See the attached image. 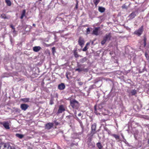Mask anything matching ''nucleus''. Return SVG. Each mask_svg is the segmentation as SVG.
<instances>
[{
    "label": "nucleus",
    "mask_w": 149,
    "mask_h": 149,
    "mask_svg": "<svg viewBox=\"0 0 149 149\" xmlns=\"http://www.w3.org/2000/svg\"><path fill=\"white\" fill-rule=\"evenodd\" d=\"M68 144L69 145V146H73L74 145V143H71L70 142H69V143H68Z\"/></svg>",
    "instance_id": "34"
},
{
    "label": "nucleus",
    "mask_w": 149,
    "mask_h": 149,
    "mask_svg": "<svg viewBox=\"0 0 149 149\" xmlns=\"http://www.w3.org/2000/svg\"><path fill=\"white\" fill-rule=\"evenodd\" d=\"M130 93L132 95H134L136 93V91L135 89L131 91Z\"/></svg>",
    "instance_id": "21"
},
{
    "label": "nucleus",
    "mask_w": 149,
    "mask_h": 149,
    "mask_svg": "<svg viewBox=\"0 0 149 149\" xmlns=\"http://www.w3.org/2000/svg\"><path fill=\"white\" fill-rule=\"evenodd\" d=\"M146 38H144V39L143 40L144 47H145L146 45Z\"/></svg>",
    "instance_id": "32"
},
{
    "label": "nucleus",
    "mask_w": 149,
    "mask_h": 149,
    "mask_svg": "<svg viewBox=\"0 0 149 149\" xmlns=\"http://www.w3.org/2000/svg\"><path fill=\"white\" fill-rule=\"evenodd\" d=\"M16 136L17 137L20 139H22L24 136V135L19 134H16Z\"/></svg>",
    "instance_id": "16"
},
{
    "label": "nucleus",
    "mask_w": 149,
    "mask_h": 149,
    "mask_svg": "<svg viewBox=\"0 0 149 149\" xmlns=\"http://www.w3.org/2000/svg\"><path fill=\"white\" fill-rule=\"evenodd\" d=\"M100 0H93V2L96 6L99 2Z\"/></svg>",
    "instance_id": "25"
},
{
    "label": "nucleus",
    "mask_w": 149,
    "mask_h": 149,
    "mask_svg": "<svg viewBox=\"0 0 149 149\" xmlns=\"http://www.w3.org/2000/svg\"><path fill=\"white\" fill-rule=\"evenodd\" d=\"M77 118L78 119L79 122V123H80V125L81 126H82V123L81 121L78 118Z\"/></svg>",
    "instance_id": "37"
},
{
    "label": "nucleus",
    "mask_w": 149,
    "mask_h": 149,
    "mask_svg": "<svg viewBox=\"0 0 149 149\" xmlns=\"http://www.w3.org/2000/svg\"><path fill=\"white\" fill-rule=\"evenodd\" d=\"M97 145L99 149H101L102 147V146L100 143H97Z\"/></svg>",
    "instance_id": "24"
},
{
    "label": "nucleus",
    "mask_w": 149,
    "mask_h": 149,
    "mask_svg": "<svg viewBox=\"0 0 149 149\" xmlns=\"http://www.w3.org/2000/svg\"><path fill=\"white\" fill-rule=\"evenodd\" d=\"M54 36H55V37H56V35L55 34H54Z\"/></svg>",
    "instance_id": "52"
},
{
    "label": "nucleus",
    "mask_w": 149,
    "mask_h": 149,
    "mask_svg": "<svg viewBox=\"0 0 149 149\" xmlns=\"http://www.w3.org/2000/svg\"><path fill=\"white\" fill-rule=\"evenodd\" d=\"M53 124L51 123H49L46 124L45 128V129L48 130L50 129L53 126Z\"/></svg>",
    "instance_id": "9"
},
{
    "label": "nucleus",
    "mask_w": 149,
    "mask_h": 149,
    "mask_svg": "<svg viewBox=\"0 0 149 149\" xmlns=\"http://www.w3.org/2000/svg\"><path fill=\"white\" fill-rule=\"evenodd\" d=\"M1 17L2 18L4 19L7 18V17L6 16V15L4 14H3L1 15Z\"/></svg>",
    "instance_id": "28"
},
{
    "label": "nucleus",
    "mask_w": 149,
    "mask_h": 149,
    "mask_svg": "<svg viewBox=\"0 0 149 149\" xmlns=\"http://www.w3.org/2000/svg\"><path fill=\"white\" fill-rule=\"evenodd\" d=\"M136 16V14L135 12H132L129 16V17L131 19H132L134 18Z\"/></svg>",
    "instance_id": "13"
},
{
    "label": "nucleus",
    "mask_w": 149,
    "mask_h": 149,
    "mask_svg": "<svg viewBox=\"0 0 149 149\" xmlns=\"http://www.w3.org/2000/svg\"><path fill=\"white\" fill-rule=\"evenodd\" d=\"M84 69L83 68H78L75 69V71H78L79 72H81V71L84 70Z\"/></svg>",
    "instance_id": "23"
},
{
    "label": "nucleus",
    "mask_w": 149,
    "mask_h": 149,
    "mask_svg": "<svg viewBox=\"0 0 149 149\" xmlns=\"http://www.w3.org/2000/svg\"><path fill=\"white\" fill-rule=\"evenodd\" d=\"M148 59H149V56H148Z\"/></svg>",
    "instance_id": "55"
},
{
    "label": "nucleus",
    "mask_w": 149,
    "mask_h": 149,
    "mask_svg": "<svg viewBox=\"0 0 149 149\" xmlns=\"http://www.w3.org/2000/svg\"><path fill=\"white\" fill-rule=\"evenodd\" d=\"M79 85L80 86H81L83 84V83L82 82H79L78 83Z\"/></svg>",
    "instance_id": "38"
},
{
    "label": "nucleus",
    "mask_w": 149,
    "mask_h": 149,
    "mask_svg": "<svg viewBox=\"0 0 149 149\" xmlns=\"http://www.w3.org/2000/svg\"><path fill=\"white\" fill-rule=\"evenodd\" d=\"M74 56L75 57H76V58H77L79 57V55H78V54L77 53V52H75L74 53Z\"/></svg>",
    "instance_id": "33"
},
{
    "label": "nucleus",
    "mask_w": 149,
    "mask_h": 149,
    "mask_svg": "<svg viewBox=\"0 0 149 149\" xmlns=\"http://www.w3.org/2000/svg\"><path fill=\"white\" fill-rule=\"evenodd\" d=\"M79 67H81V65H79Z\"/></svg>",
    "instance_id": "54"
},
{
    "label": "nucleus",
    "mask_w": 149,
    "mask_h": 149,
    "mask_svg": "<svg viewBox=\"0 0 149 149\" xmlns=\"http://www.w3.org/2000/svg\"><path fill=\"white\" fill-rule=\"evenodd\" d=\"M95 112L96 113H97V111H96V109L95 106Z\"/></svg>",
    "instance_id": "43"
},
{
    "label": "nucleus",
    "mask_w": 149,
    "mask_h": 149,
    "mask_svg": "<svg viewBox=\"0 0 149 149\" xmlns=\"http://www.w3.org/2000/svg\"><path fill=\"white\" fill-rule=\"evenodd\" d=\"M29 100L30 99L29 98H22L21 99V100L24 102H29Z\"/></svg>",
    "instance_id": "14"
},
{
    "label": "nucleus",
    "mask_w": 149,
    "mask_h": 149,
    "mask_svg": "<svg viewBox=\"0 0 149 149\" xmlns=\"http://www.w3.org/2000/svg\"><path fill=\"white\" fill-rule=\"evenodd\" d=\"M143 31V26H142L139 29L135 31L134 33L135 34L137 35L138 36H139L142 33Z\"/></svg>",
    "instance_id": "4"
},
{
    "label": "nucleus",
    "mask_w": 149,
    "mask_h": 149,
    "mask_svg": "<svg viewBox=\"0 0 149 149\" xmlns=\"http://www.w3.org/2000/svg\"><path fill=\"white\" fill-rule=\"evenodd\" d=\"M81 115H82V114H81V113H79V114H78V116H81Z\"/></svg>",
    "instance_id": "45"
},
{
    "label": "nucleus",
    "mask_w": 149,
    "mask_h": 149,
    "mask_svg": "<svg viewBox=\"0 0 149 149\" xmlns=\"http://www.w3.org/2000/svg\"><path fill=\"white\" fill-rule=\"evenodd\" d=\"M10 145L8 143H0V149H9Z\"/></svg>",
    "instance_id": "2"
},
{
    "label": "nucleus",
    "mask_w": 149,
    "mask_h": 149,
    "mask_svg": "<svg viewBox=\"0 0 149 149\" xmlns=\"http://www.w3.org/2000/svg\"><path fill=\"white\" fill-rule=\"evenodd\" d=\"M111 135L113 136L116 140H118V141L120 140V137L118 135L116 134H112Z\"/></svg>",
    "instance_id": "15"
},
{
    "label": "nucleus",
    "mask_w": 149,
    "mask_h": 149,
    "mask_svg": "<svg viewBox=\"0 0 149 149\" xmlns=\"http://www.w3.org/2000/svg\"><path fill=\"white\" fill-rule=\"evenodd\" d=\"M98 10L101 13H103L105 11V8L102 7H99Z\"/></svg>",
    "instance_id": "18"
},
{
    "label": "nucleus",
    "mask_w": 149,
    "mask_h": 149,
    "mask_svg": "<svg viewBox=\"0 0 149 149\" xmlns=\"http://www.w3.org/2000/svg\"><path fill=\"white\" fill-rule=\"evenodd\" d=\"M148 143H149V140H148Z\"/></svg>",
    "instance_id": "53"
},
{
    "label": "nucleus",
    "mask_w": 149,
    "mask_h": 149,
    "mask_svg": "<svg viewBox=\"0 0 149 149\" xmlns=\"http://www.w3.org/2000/svg\"><path fill=\"white\" fill-rule=\"evenodd\" d=\"M86 45L85 47L82 49V51L84 52L86 51L88 49Z\"/></svg>",
    "instance_id": "29"
},
{
    "label": "nucleus",
    "mask_w": 149,
    "mask_h": 149,
    "mask_svg": "<svg viewBox=\"0 0 149 149\" xmlns=\"http://www.w3.org/2000/svg\"><path fill=\"white\" fill-rule=\"evenodd\" d=\"M65 110V109L64 106L63 105H61L59 107L57 113H61L63 111H64Z\"/></svg>",
    "instance_id": "6"
},
{
    "label": "nucleus",
    "mask_w": 149,
    "mask_h": 149,
    "mask_svg": "<svg viewBox=\"0 0 149 149\" xmlns=\"http://www.w3.org/2000/svg\"><path fill=\"white\" fill-rule=\"evenodd\" d=\"M104 38L103 40L101 42V44L102 45H104L106 42V41L107 40V38Z\"/></svg>",
    "instance_id": "22"
},
{
    "label": "nucleus",
    "mask_w": 149,
    "mask_h": 149,
    "mask_svg": "<svg viewBox=\"0 0 149 149\" xmlns=\"http://www.w3.org/2000/svg\"><path fill=\"white\" fill-rule=\"evenodd\" d=\"M32 27L29 25H27L25 28V30L27 31H30Z\"/></svg>",
    "instance_id": "19"
},
{
    "label": "nucleus",
    "mask_w": 149,
    "mask_h": 149,
    "mask_svg": "<svg viewBox=\"0 0 149 149\" xmlns=\"http://www.w3.org/2000/svg\"><path fill=\"white\" fill-rule=\"evenodd\" d=\"M92 28H88L86 30V33L87 34H89L90 33V32L91 31V29H91Z\"/></svg>",
    "instance_id": "26"
},
{
    "label": "nucleus",
    "mask_w": 149,
    "mask_h": 149,
    "mask_svg": "<svg viewBox=\"0 0 149 149\" xmlns=\"http://www.w3.org/2000/svg\"><path fill=\"white\" fill-rule=\"evenodd\" d=\"M96 127V124L94 123L91 125V131L90 134L91 137L93 136L94 134L96 133V131H95Z\"/></svg>",
    "instance_id": "3"
},
{
    "label": "nucleus",
    "mask_w": 149,
    "mask_h": 149,
    "mask_svg": "<svg viewBox=\"0 0 149 149\" xmlns=\"http://www.w3.org/2000/svg\"><path fill=\"white\" fill-rule=\"evenodd\" d=\"M65 88V86L64 84L62 83L59 84L58 86V88L60 90H63Z\"/></svg>",
    "instance_id": "10"
},
{
    "label": "nucleus",
    "mask_w": 149,
    "mask_h": 149,
    "mask_svg": "<svg viewBox=\"0 0 149 149\" xmlns=\"http://www.w3.org/2000/svg\"><path fill=\"white\" fill-rule=\"evenodd\" d=\"M0 123L6 129H10L9 123L8 122H1Z\"/></svg>",
    "instance_id": "7"
},
{
    "label": "nucleus",
    "mask_w": 149,
    "mask_h": 149,
    "mask_svg": "<svg viewBox=\"0 0 149 149\" xmlns=\"http://www.w3.org/2000/svg\"><path fill=\"white\" fill-rule=\"evenodd\" d=\"M111 36L110 35V34H109V36H107L106 37V38H107V37H111Z\"/></svg>",
    "instance_id": "48"
},
{
    "label": "nucleus",
    "mask_w": 149,
    "mask_h": 149,
    "mask_svg": "<svg viewBox=\"0 0 149 149\" xmlns=\"http://www.w3.org/2000/svg\"><path fill=\"white\" fill-rule=\"evenodd\" d=\"M10 27L13 29V32H15V30L14 26L12 25H10Z\"/></svg>",
    "instance_id": "35"
},
{
    "label": "nucleus",
    "mask_w": 149,
    "mask_h": 149,
    "mask_svg": "<svg viewBox=\"0 0 149 149\" xmlns=\"http://www.w3.org/2000/svg\"><path fill=\"white\" fill-rule=\"evenodd\" d=\"M24 16H23V15H21V17H20L21 19H22L23 18V17H24Z\"/></svg>",
    "instance_id": "46"
},
{
    "label": "nucleus",
    "mask_w": 149,
    "mask_h": 149,
    "mask_svg": "<svg viewBox=\"0 0 149 149\" xmlns=\"http://www.w3.org/2000/svg\"><path fill=\"white\" fill-rule=\"evenodd\" d=\"M100 28L99 27L95 28L92 32V34L95 35H98L100 34Z\"/></svg>",
    "instance_id": "5"
},
{
    "label": "nucleus",
    "mask_w": 149,
    "mask_h": 149,
    "mask_svg": "<svg viewBox=\"0 0 149 149\" xmlns=\"http://www.w3.org/2000/svg\"><path fill=\"white\" fill-rule=\"evenodd\" d=\"M41 49L40 46H35L33 47V50L35 52H38Z\"/></svg>",
    "instance_id": "12"
},
{
    "label": "nucleus",
    "mask_w": 149,
    "mask_h": 149,
    "mask_svg": "<svg viewBox=\"0 0 149 149\" xmlns=\"http://www.w3.org/2000/svg\"><path fill=\"white\" fill-rule=\"evenodd\" d=\"M91 42L92 44L93 45V41H92V42Z\"/></svg>",
    "instance_id": "51"
},
{
    "label": "nucleus",
    "mask_w": 149,
    "mask_h": 149,
    "mask_svg": "<svg viewBox=\"0 0 149 149\" xmlns=\"http://www.w3.org/2000/svg\"><path fill=\"white\" fill-rule=\"evenodd\" d=\"M145 55L146 58H148V56H147L148 55V54L147 53H146Z\"/></svg>",
    "instance_id": "44"
},
{
    "label": "nucleus",
    "mask_w": 149,
    "mask_h": 149,
    "mask_svg": "<svg viewBox=\"0 0 149 149\" xmlns=\"http://www.w3.org/2000/svg\"><path fill=\"white\" fill-rule=\"evenodd\" d=\"M90 42H88L86 43V46L87 47L90 45Z\"/></svg>",
    "instance_id": "40"
},
{
    "label": "nucleus",
    "mask_w": 149,
    "mask_h": 149,
    "mask_svg": "<svg viewBox=\"0 0 149 149\" xmlns=\"http://www.w3.org/2000/svg\"><path fill=\"white\" fill-rule=\"evenodd\" d=\"M25 13H26L25 10H23L22 11V12L21 15H23V16H24L25 15Z\"/></svg>",
    "instance_id": "30"
},
{
    "label": "nucleus",
    "mask_w": 149,
    "mask_h": 149,
    "mask_svg": "<svg viewBox=\"0 0 149 149\" xmlns=\"http://www.w3.org/2000/svg\"><path fill=\"white\" fill-rule=\"evenodd\" d=\"M52 149H54V148H53Z\"/></svg>",
    "instance_id": "56"
},
{
    "label": "nucleus",
    "mask_w": 149,
    "mask_h": 149,
    "mask_svg": "<svg viewBox=\"0 0 149 149\" xmlns=\"http://www.w3.org/2000/svg\"><path fill=\"white\" fill-rule=\"evenodd\" d=\"M90 141H91V139H90ZM88 145L89 147H93L94 146L95 144L94 143H92L91 141H90L88 143Z\"/></svg>",
    "instance_id": "17"
},
{
    "label": "nucleus",
    "mask_w": 149,
    "mask_h": 149,
    "mask_svg": "<svg viewBox=\"0 0 149 149\" xmlns=\"http://www.w3.org/2000/svg\"><path fill=\"white\" fill-rule=\"evenodd\" d=\"M52 50L53 53L54 54V52H55V48L54 47H53L52 49Z\"/></svg>",
    "instance_id": "36"
},
{
    "label": "nucleus",
    "mask_w": 149,
    "mask_h": 149,
    "mask_svg": "<svg viewBox=\"0 0 149 149\" xmlns=\"http://www.w3.org/2000/svg\"><path fill=\"white\" fill-rule=\"evenodd\" d=\"M10 149H15V148L14 147H11L10 146Z\"/></svg>",
    "instance_id": "42"
},
{
    "label": "nucleus",
    "mask_w": 149,
    "mask_h": 149,
    "mask_svg": "<svg viewBox=\"0 0 149 149\" xmlns=\"http://www.w3.org/2000/svg\"><path fill=\"white\" fill-rule=\"evenodd\" d=\"M54 146L55 147H57L58 146L56 144H55L54 145Z\"/></svg>",
    "instance_id": "47"
},
{
    "label": "nucleus",
    "mask_w": 149,
    "mask_h": 149,
    "mask_svg": "<svg viewBox=\"0 0 149 149\" xmlns=\"http://www.w3.org/2000/svg\"><path fill=\"white\" fill-rule=\"evenodd\" d=\"M70 104L71 106L74 109H77L79 106V102L74 99L71 100Z\"/></svg>",
    "instance_id": "1"
},
{
    "label": "nucleus",
    "mask_w": 149,
    "mask_h": 149,
    "mask_svg": "<svg viewBox=\"0 0 149 149\" xmlns=\"http://www.w3.org/2000/svg\"><path fill=\"white\" fill-rule=\"evenodd\" d=\"M33 26H35L36 25L35 24H33Z\"/></svg>",
    "instance_id": "50"
},
{
    "label": "nucleus",
    "mask_w": 149,
    "mask_h": 149,
    "mask_svg": "<svg viewBox=\"0 0 149 149\" xmlns=\"http://www.w3.org/2000/svg\"><path fill=\"white\" fill-rule=\"evenodd\" d=\"M7 5L9 6H10L11 5V3L10 0H5Z\"/></svg>",
    "instance_id": "20"
},
{
    "label": "nucleus",
    "mask_w": 149,
    "mask_h": 149,
    "mask_svg": "<svg viewBox=\"0 0 149 149\" xmlns=\"http://www.w3.org/2000/svg\"><path fill=\"white\" fill-rule=\"evenodd\" d=\"M29 107V106L25 104H21L20 108L22 110L25 111Z\"/></svg>",
    "instance_id": "8"
},
{
    "label": "nucleus",
    "mask_w": 149,
    "mask_h": 149,
    "mask_svg": "<svg viewBox=\"0 0 149 149\" xmlns=\"http://www.w3.org/2000/svg\"><path fill=\"white\" fill-rule=\"evenodd\" d=\"M53 103H53V101L52 100H51L50 101V104L51 105H52V104H53Z\"/></svg>",
    "instance_id": "41"
},
{
    "label": "nucleus",
    "mask_w": 149,
    "mask_h": 149,
    "mask_svg": "<svg viewBox=\"0 0 149 149\" xmlns=\"http://www.w3.org/2000/svg\"><path fill=\"white\" fill-rule=\"evenodd\" d=\"M78 43L79 45L81 46V47H82L83 45H84V41L83 39L80 38L78 40Z\"/></svg>",
    "instance_id": "11"
},
{
    "label": "nucleus",
    "mask_w": 149,
    "mask_h": 149,
    "mask_svg": "<svg viewBox=\"0 0 149 149\" xmlns=\"http://www.w3.org/2000/svg\"><path fill=\"white\" fill-rule=\"evenodd\" d=\"M122 7L123 9H127V7L125 4L122 6Z\"/></svg>",
    "instance_id": "31"
},
{
    "label": "nucleus",
    "mask_w": 149,
    "mask_h": 149,
    "mask_svg": "<svg viewBox=\"0 0 149 149\" xmlns=\"http://www.w3.org/2000/svg\"><path fill=\"white\" fill-rule=\"evenodd\" d=\"M50 45H49V44H46V46L47 47H48Z\"/></svg>",
    "instance_id": "49"
},
{
    "label": "nucleus",
    "mask_w": 149,
    "mask_h": 149,
    "mask_svg": "<svg viewBox=\"0 0 149 149\" xmlns=\"http://www.w3.org/2000/svg\"><path fill=\"white\" fill-rule=\"evenodd\" d=\"M78 7V1L77 0V4L76 6V8H77Z\"/></svg>",
    "instance_id": "39"
},
{
    "label": "nucleus",
    "mask_w": 149,
    "mask_h": 149,
    "mask_svg": "<svg viewBox=\"0 0 149 149\" xmlns=\"http://www.w3.org/2000/svg\"><path fill=\"white\" fill-rule=\"evenodd\" d=\"M86 58H81L80 60V61L81 63H84V62L86 61Z\"/></svg>",
    "instance_id": "27"
}]
</instances>
